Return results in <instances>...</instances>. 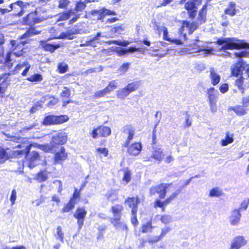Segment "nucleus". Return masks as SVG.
Here are the masks:
<instances>
[{
	"instance_id": "30",
	"label": "nucleus",
	"mask_w": 249,
	"mask_h": 249,
	"mask_svg": "<svg viewBox=\"0 0 249 249\" xmlns=\"http://www.w3.org/2000/svg\"><path fill=\"white\" fill-rule=\"evenodd\" d=\"M140 86V81H134L127 84L125 88L130 93L137 89Z\"/></svg>"
},
{
	"instance_id": "7",
	"label": "nucleus",
	"mask_w": 249,
	"mask_h": 249,
	"mask_svg": "<svg viewBox=\"0 0 249 249\" xmlns=\"http://www.w3.org/2000/svg\"><path fill=\"white\" fill-rule=\"evenodd\" d=\"M29 6V3L28 2L18 0L10 4L8 7L11 8V11L14 10L15 12H17V13L15 14L16 15L20 17L23 14L25 9Z\"/></svg>"
},
{
	"instance_id": "39",
	"label": "nucleus",
	"mask_w": 249,
	"mask_h": 249,
	"mask_svg": "<svg viewBox=\"0 0 249 249\" xmlns=\"http://www.w3.org/2000/svg\"><path fill=\"white\" fill-rule=\"evenodd\" d=\"M27 80L32 82H40L42 80V76L39 73H36L28 77Z\"/></svg>"
},
{
	"instance_id": "55",
	"label": "nucleus",
	"mask_w": 249,
	"mask_h": 249,
	"mask_svg": "<svg viewBox=\"0 0 249 249\" xmlns=\"http://www.w3.org/2000/svg\"><path fill=\"white\" fill-rule=\"evenodd\" d=\"M37 179L40 182L45 181L47 179L46 173L45 172H40L38 173Z\"/></svg>"
},
{
	"instance_id": "31",
	"label": "nucleus",
	"mask_w": 249,
	"mask_h": 249,
	"mask_svg": "<svg viewBox=\"0 0 249 249\" xmlns=\"http://www.w3.org/2000/svg\"><path fill=\"white\" fill-rule=\"evenodd\" d=\"M244 107L241 106H237L231 107L237 115L242 116L247 113L246 110L244 108Z\"/></svg>"
},
{
	"instance_id": "25",
	"label": "nucleus",
	"mask_w": 249,
	"mask_h": 249,
	"mask_svg": "<svg viewBox=\"0 0 249 249\" xmlns=\"http://www.w3.org/2000/svg\"><path fill=\"white\" fill-rule=\"evenodd\" d=\"M163 153L160 147H156L153 152L152 158L157 160L161 161L163 158Z\"/></svg>"
},
{
	"instance_id": "52",
	"label": "nucleus",
	"mask_w": 249,
	"mask_h": 249,
	"mask_svg": "<svg viewBox=\"0 0 249 249\" xmlns=\"http://www.w3.org/2000/svg\"><path fill=\"white\" fill-rule=\"evenodd\" d=\"M7 88V84L4 80L2 81V83L0 84V97H3L4 96Z\"/></svg>"
},
{
	"instance_id": "23",
	"label": "nucleus",
	"mask_w": 249,
	"mask_h": 249,
	"mask_svg": "<svg viewBox=\"0 0 249 249\" xmlns=\"http://www.w3.org/2000/svg\"><path fill=\"white\" fill-rule=\"evenodd\" d=\"M162 32H163V38L165 40L169 41L172 43H174L177 45H181L182 44V42L180 39H171V38H169L168 36V32L167 28H162Z\"/></svg>"
},
{
	"instance_id": "40",
	"label": "nucleus",
	"mask_w": 249,
	"mask_h": 249,
	"mask_svg": "<svg viewBox=\"0 0 249 249\" xmlns=\"http://www.w3.org/2000/svg\"><path fill=\"white\" fill-rule=\"evenodd\" d=\"M107 44L111 45L114 44L119 46L126 47L129 44V42L127 41H121V40H110L107 42Z\"/></svg>"
},
{
	"instance_id": "42",
	"label": "nucleus",
	"mask_w": 249,
	"mask_h": 249,
	"mask_svg": "<svg viewBox=\"0 0 249 249\" xmlns=\"http://www.w3.org/2000/svg\"><path fill=\"white\" fill-rule=\"evenodd\" d=\"M107 93H109L108 89L105 88L101 90H99L96 92L94 95V97L95 98H99L105 96Z\"/></svg>"
},
{
	"instance_id": "58",
	"label": "nucleus",
	"mask_w": 249,
	"mask_h": 249,
	"mask_svg": "<svg viewBox=\"0 0 249 249\" xmlns=\"http://www.w3.org/2000/svg\"><path fill=\"white\" fill-rule=\"evenodd\" d=\"M64 89L60 94L61 97L69 98L71 94L70 90L66 87L64 88Z\"/></svg>"
},
{
	"instance_id": "33",
	"label": "nucleus",
	"mask_w": 249,
	"mask_h": 249,
	"mask_svg": "<svg viewBox=\"0 0 249 249\" xmlns=\"http://www.w3.org/2000/svg\"><path fill=\"white\" fill-rule=\"evenodd\" d=\"M129 94L130 92L125 88V87H124V88L121 89L117 91V97L119 99H124Z\"/></svg>"
},
{
	"instance_id": "18",
	"label": "nucleus",
	"mask_w": 249,
	"mask_h": 249,
	"mask_svg": "<svg viewBox=\"0 0 249 249\" xmlns=\"http://www.w3.org/2000/svg\"><path fill=\"white\" fill-rule=\"evenodd\" d=\"M40 45L45 51H49L51 53H53L55 50L60 47L59 44L49 43L45 40L41 41Z\"/></svg>"
},
{
	"instance_id": "5",
	"label": "nucleus",
	"mask_w": 249,
	"mask_h": 249,
	"mask_svg": "<svg viewBox=\"0 0 249 249\" xmlns=\"http://www.w3.org/2000/svg\"><path fill=\"white\" fill-rule=\"evenodd\" d=\"M111 210L114 217L111 219V222L116 227V228H120L127 231V227L126 225L124 224H121L120 222L123 206L121 205H115L112 207Z\"/></svg>"
},
{
	"instance_id": "21",
	"label": "nucleus",
	"mask_w": 249,
	"mask_h": 249,
	"mask_svg": "<svg viewBox=\"0 0 249 249\" xmlns=\"http://www.w3.org/2000/svg\"><path fill=\"white\" fill-rule=\"evenodd\" d=\"M199 25L196 21L192 22L184 21L182 23V28L183 29L186 28L189 29L190 33H192L198 28Z\"/></svg>"
},
{
	"instance_id": "20",
	"label": "nucleus",
	"mask_w": 249,
	"mask_h": 249,
	"mask_svg": "<svg viewBox=\"0 0 249 249\" xmlns=\"http://www.w3.org/2000/svg\"><path fill=\"white\" fill-rule=\"evenodd\" d=\"M207 12V5H204L202 9L199 11L198 16L196 18V21L200 25L204 23L206 21Z\"/></svg>"
},
{
	"instance_id": "45",
	"label": "nucleus",
	"mask_w": 249,
	"mask_h": 249,
	"mask_svg": "<svg viewBox=\"0 0 249 249\" xmlns=\"http://www.w3.org/2000/svg\"><path fill=\"white\" fill-rule=\"evenodd\" d=\"M160 220L162 223L167 224L172 221V216L168 214H164L160 217Z\"/></svg>"
},
{
	"instance_id": "63",
	"label": "nucleus",
	"mask_w": 249,
	"mask_h": 249,
	"mask_svg": "<svg viewBox=\"0 0 249 249\" xmlns=\"http://www.w3.org/2000/svg\"><path fill=\"white\" fill-rule=\"evenodd\" d=\"M164 203H163V201H161L160 200H156L155 201V207H160V208H162V212H164L165 211V208H164Z\"/></svg>"
},
{
	"instance_id": "16",
	"label": "nucleus",
	"mask_w": 249,
	"mask_h": 249,
	"mask_svg": "<svg viewBox=\"0 0 249 249\" xmlns=\"http://www.w3.org/2000/svg\"><path fill=\"white\" fill-rule=\"evenodd\" d=\"M241 214L239 210L235 209L231 212V215L229 218L230 223L231 225L236 226L239 223Z\"/></svg>"
},
{
	"instance_id": "41",
	"label": "nucleus",
	"mask_w": 249,
	"mask_h": 249,
	"mask_svg": "<svg viewBox=\"0 0 249 249\" xmlns=\"http://www.w3.org/2000/svg\"><path fill=\"white\" fill-rule=\"evenodd\" d=\"M55 237L59 239L62 243L64 242V233L62 231V228L58 226L56 229V233L54 235Z\"/></svg>"
},
{
	"instance_id": "12",
	"label": "nucleus",
	"mask_w": 249,
	"mask_h": 249,
	"mask_svg": "<svg viewBox=\"0 0 249 249\" xmlns=\"http://www.w3.org/2000/svg\"><path fill=\"white\" fill-rule=\"evenodd\" d=\"M31 67L30 64L27 61H24L21 63L18 64L14 68L13 74H16L19 72L23 68L24 70L21 73V75L23 76H26L29 71Z\"/></svg>"
},
{
	"instance_id": "38",
	"label": "nucleus",
	"mask_w": 249,
	"mask_h": 249,
	"mask_svg": "<svg viewBox=\"0 0 249 249\" xmlns=\"http://www.w3.org/2000/svg\"><path fill=\"white\" fill-rule=\"evenodd\" d=\"M75 203L76 202L70 200L69 202L62 209V212L68 213L70 212L74 207Z\"/></svg>"
},
{
	"instance_id": "9",
	"label": "nucleus",
	"mask_w": 249,
	"mask_h": 249,
	"mask_svg": "<svg viewBox=\"0 0 249 249\" xmlns=\"http://www.w3.org/2000/svg\"><path fill=\"white\" fill-rule=\"evenodd\" d=\"M86 214L87 211L84 207H78L73 214V216L77 220V224L79 230L82 228L84 224Z\"/></svg>"
},
{
	"instance_id": "24",
	"label": "nucleus",
	"mask_w": 249,
	"mask_h": 249,
	"mask_svg": "<svg viewBox=\"0 0 249 249\" xmlns=\"http://www.w3.org/2000/svg\"><path fill=\"white\" fill-rule=\"evenodd\" d=\"M210 76L212 84L213 86L216 85L220 82V76L215 71V70L213 68H211L210 69Z\"/></svg>"
},
{
	"instance_id": "48",
	"label": "nucleus",
	"mask_w": 249,
	"mask_h": 249,
	"mask_svg": "<svg viewBox=\"0 0 249 249\" xmlns=\"http://www.w3.org/2000/svg\"><path fill=\"white\" fill-rule=\"evenodd\" d=\"M11 57V53H7L6 54L4 62L5 65L7 66L9 68H10L13 66V63L11 62L12 59Z\"/></svg>"
},
{
	"instance_id": "34",
	"label": "nucleus",
	"mask_w": 249,
	"mask_h": 249,
	"mask_svg": "<svg viewBox=\"0 0 249 249\" xmlns=\"http://www.w3.org/2000/svg\"><path fill=\"white\" fill-rule=\"evenodd\" d=\"M233 142V134H230L229 132H227L225 139L221 141V144L222 146H226L232 143Z\"/></svg>"
},
{
	"instance_id": "28",
	"label": "nucleus",
	"mask_w": 249,
	"mask_h": 249,
	"mask_svg": "<svg viewBox=\"0 0 249 249\" xmlns=\"http://www.w3.org/2000/svg\"><path fill=\"white\" fill-rule=\"evenodd\" d=\"M207 93L208 95L209 101L216 100L218 91L214 88L211 87L207 89Z\"/></svg>"
},
{
	"instance_id": "32",
	"label": "nucleus",
	"mask_w": 249,
	"mask_h": 249,
	"mask_svg": "<svg viewBox=\"0 0 249 249\" xmlns=\"http://www.w3.org/2000/svg\"><path fill=\"white\" fill-rule=\"evenodd\" d=\"M99 133L103 137H107L111 133V129L109 127L100 126L98 127Z\"/></svg>"
},
{
	"instance_id": "46",
	"label": "nucleus",
	"mask_w": 249,
	"mask_h": 249,
	"mask_svg": "<svg viewBox=\"0 0 249 249\" xmlns=\"http://www.w3.org/2000/svg\"><path fill=\"white\" fill-rule=\"evenodd\" d=\"M152 228L151 222H149L142 225V231L143 233H146L148 231H151Z\"/></svg>"
},
{
	"instance_id": "15",
	"label": "nucleus",
	"mask_w": 249,
	"mask_h": 249,
	"mask_svg": "<svg viewBox=\"0 0 249 249\" xmlns=\"http://www.w3.org/2000/svg\"><path fill=\"white\" fill-rule=\"evenodd\" d=\"M247 243V241L243 236L235 237L231 243L230 249H239Z\"/></svg>"
},
{
	"instance_id": "44",
	"label": "nucleus",
	"mask_w": 249,
	"mask_h": 249,
	"mask_svg": "<svg viewBox=\"0 0 249 249\" xmlns=\"http://www.w3.org/2000/svg\"><path fill=\"white\" fill-rule=\"evenodd\" d=\"M244 78L242 76H241V77L235 80V85L239 89L241 90V92L243 93L244 92V89L243 87V84L244 83Z\"/></svg>"
},
{
	"instance_id": "3",
	"label": "nucleus",
	"mask_w": 249,
	"mask_h": 249,
	"mask_svg": "<svg viewBox=\"0 0 249 249\" xmlns=\"http://www.w3.org/2000/svg\"><path fill=\"white\" fill-rule=\"evenodd\" d=\"M30 146H27L21 150L15 151L14 155L17 157L24 156L25 158H27L29 167L30 168H33L37 164L39 154L36 151L30 153Z\"/></svg>"
},
{
	"instance_id": "43",
	"label": "nucleus",
	"mask_w": 249,
	"mask_h": 249,
	"mask_svg": "<svg viewBox=\"0 0 249 249\" xmlns=\"http://www.w3.org/2000/svg\"><path fill=\"white\" fill-rule=\"evenodd\" d=\"M68 69V66L67 64L64 62H61L58 64L57 66V70L58 72L60 73H65Z\"/></svg>"
},
{
	"instance_id": "10",
	"label": "nucleus",
	"mask_w": 249,
	"mask_h": 249,
	"mask_svg": "<svg viewBox=\"0 0 249 249\" xmlns=\"http://www.w3.org/2000/svg\"><path fill=\"white\" fill-rule=\"evenodd\" d=\"M191 50L192 53H199V54L204 57L212 54L213 51L212 48H206L205 47L198 45L196 43L193 44Z\"/></svg>"
},
{
	"instance_id": "2",
	"label": "nucleus",
	"mask_w": 249,
	"mask_h": 249,
	"mask_svg": "<svg viewBox=\"0 0 249 249\" xmlns=\"http://www.w3.org/2000/svg\"><path fill=\"white\" fill-rule=\"evenodd\" d=\"M234 55L236 57H239L240 59L232 69V74L237 77L239 75H242L243 71L246 70V72L249 77V66L241 59L242 57L248 56L249 53L246 50H245L235 53Z\"/></svg>"
},
{
	"instance_id": "64",
	"label": "nucleus",
	"mask_w": 249,
	"mask_h": 249,
	"mask_svg": "<svg viewBox=\"0 0 249 249\" xmlns=\"http://www.w3.org/2000/svg\"><path fill=\"white\" fill-rule=\"evenodd\" d=\"M242 104L244 107H249V95L242 98Z\"/></svg>"
},
{
	"instance_id": "51",
	"label": "nucleus",
	"mask_w": 249,
	"mask_h": 249,
	"mask_svg": "<svg viewBox=\"0 0 249 249\" xmlns=\"http://www.w3.org/2000/svg\"><path fill=\"white\" fill-rule=\"evenodd\" d=\"M249 205V198H247L245 199L241 203L240 207L238 210L240 211L246 210Z\"/></svg>"
},
{
	"instance_id": "60",
	"label": "nucleus",
	"mask_w": 249,
	"mask_h": 249,
	"mask_svg": "<svg viewBox=\"0 0 249 249\" xmlns=\"http://www.w3.org/2000/svg\"><path fill=\"white\" fill-rule=\"evenodd\" d=\"M17 198V192L15 189L12 191L10 197V200L11 202V205H13L15 204V201Z\"/></svg>"
},
{
	"instance_id": "35",
	"label": "nucleus",
	"mask_w": 249,
	"mask_h": 249,
	"mask_svg": "<svg viewBox=\"0 0 249 249\" xmlns=\"http://www.w3.org/2000/svg\"><path fill=\"white\" fill-rule=\"evenodd\" d=\"M8 158V154L6 150L2 147L0 146V163H3Z\"/></svg>"
},
{
	"instance_id": "36",
	"label": "nucleus",
	"mask_w": 249,
	"mask_h": 249,
	"mask_svg": "<svg viewBox=\"0 0 249 249\" xmlns=\"http://www.w3.org/2000/svg\"><path fill=\"white\" fill-rule=\"evenodd\" d=\"M222 194V192L221 190H220L218 187H214L210 190L209 196L218 197L220 196Z\"/></svg>"
},
{
	"instance_id": "8",
	"label": "nucleus",
	"mask_w": 249,
	"mask_h": 249,
	"mask_svg": "<svg viewBox=\"0 0 249 249\" xmlns=\"http://www.w3.org/2000/svg\"><path fill=\"white\" fill-rule=\"evenodd\" d=\"M91 14L93 17H96L97 19H102L106 15H116L115 12L111 11L105 8L93 10L91 11Z\"/></svg>"
},
{
	"instance_id": "11",
	"label": "nucleus",
	"mask_w": 249,
	"mask_h": 249,
	"mask_svg": "<svg viewBox=\"0 0 249 249\" xmlns=\"http://www.w3.org/2000/svg\"><path fill=\"white\" fill-rule=\"evenodd\" d=\"M140 203V200L138 197H128L125 200V204L131 208V213H137L138 205Z\"/></svg>"
},
{
	"instance_id": "1",
	"label": "nucleus",
	"mask_w": 249,
	"mask_h": 249,
	"mask_svg": "<svg viewBox=\"0 0 249 249\" xmlns=\"http://www.w3.org/2000/svg\"><path fill=\"white\" fill-rule=\"evenodd\" d=\"M216 44L222 45L220 50L249 49V43L234 37L218 38L216 41Z\"/></svg>"
},
{
	"instance_id": "53",
	"label": "nucleus",
	"mask_w": 249,
	"mask_h": 249,
	"mask_svg": "<svg viewBox=\"0 0 249 249\" xmlns=\"http://www.w3.org/2000/svg\"><path fill=\"white\" fill-rule=\"evenodd\" d=\"M85 7H86V4H85V3H84L83 2H78L76 4L75 9L73 11H76V13H77V12H81L83 10H84L85 9Z\"/></svg>"
},
{
	"instance_id": "13",
	"label": "nucleus",
	"mask_w": 249,
	"mask_h": 249,
	"mask_svg": "<svg viewBox=\"0 0 249 249\" xmlns=\"http://www.w3.org/2000/svg\"><path fill=\"white\" fill-rule=\"evenodd\" d=\"M34 13H30L26 17L23 18V22L26 24H31L32 23H39L45 19L43 17L36 18Z\"/></svg>"
},
{
	"instance_id": "54",
	"label": "nucleus",
	"mask_w": 249,
	"mask_h": 249,
	"mask_svg": "<svg viewBox=\"0 0 249 249\" xmlns=\"http://www.w3.org/2000/svg\"><path fill=\"white\" fill-rule=\"evenodd\" d=\"M209 101V106L210 107V110L212 112L214 113L217 111V107H216V100H210Z\"/></svg>"
},
{
	"instance_id": "37",
	"label": "nucleus",
	"mask_w": 249,
	"mask_h": 249,
	"mask_svg": "<svg viewBox=\"0 0 249 249\" xmlns=\"http://www.w3.org/2000/svg\"><path fill=\"white\" fill-rule=\"evenodd\" d=\"M198 0H189L185 5V9L187 11L196 9V3L198 2Z\"/></svg>"
},
{
	"instance_id": "59",
	"label": "nucleus",
	"mask_w": 249,
	"mask_h": 249,
	"mask_svg": "<svg viewBox=\"0 0 249 249\" xmlns=\"http://www.w3.org/2000/svg\"><path fill=\"white\" fill-rule=\"evenodd\" d=\"M58 102V99L55 98L53 97H50V100L48 101V102L47 103L46 105L48 107H52L55 105H56Z\"/></svg>"
},
{
	"instance_id": "26",
	"label": "nucleus",
	"mask_w": 249,
	"mask_h": 249,
	"mask_svg": "<svg viewBox=\"0 0 249 249\" xmlns=\"http://www.w3.org/2000/svg\"><path fill=\"white\" fill-rule=\"evenodd\" d=\"M40 33V31L37 30L35 27H31L24 34H23L21 38H25L31 37L33 36L38 35Z\"/></svg>"
},
{
	"instance_id": "47",
	"label": "nucleus",
	"mask_w": 249,
	"mask_h": 249,
	"mask_svg": "<svg viewBox=\"0 0 249 249\" xmlns=\"http://www.w3.org/2000/svg\"><path fill=\"white\" fill-rule=\"evenodd\" d=\"M161 239L160 236H148L147 239V242L150 244L157 243Z\"/></svg>"
},
{
	"instance_id": "6",
	"label": "nucleus",
	"mask_w": 249,
	"mask_h": 249,
	"mask_svg": "<svg viewBox=\"0 0 249 249\" xmlns=\"http://www.w3.org/2000/svg\"><path fill=\"white\" fill-rule=\"evenodd\" d=\"M69 119L67 115H49L44 117L42 124L45 125L63 123Z\"/></svg>"
},
{
	"instance_id": "61",
	"label": "nucleus",
	"mask_w": 249,
	"mask_h": 249,
	"mask_svg": "<svg viewBox=\"0 0 249 249\" xmlns=\"http://www.w3.org/2000/svg\"><path fill=\"white\" fill-rule=\"evenodd\" d=\"M130 66L129 63H125L123 64L119 68V71L121 72L124 73L127 71Z\"/></svg>"
},
{
	"instance_id": "62",
	"label": "nucleus",
	"mask_w": 249,
	"mask_h": 249,
	"mask_svg": "<svg viewBox=\"0 0 249 249\" xmlns=\"http://www.w3.org/2000/svg\"><path fill=\"white\" fill-rule=\"evenodd\" d=\"M225 13L227 15H229L231 16H233L236 14V10L234 8H231L228 7L225 10Z\"/></svg>"
},
{
	"instance_id": "14",
	"label": "nucleus",
	"mask_w": 249,
	"mask_h": 249,
	"mask_svg": "<svg viewBox=\"0 0 249 249\" xmlns=\"http://www.w3.org/2000/svg\"><path fill=\"white\" fill-rule=\"evenodd\" d=\"M123 133L128 135L124 146L127 147L130 142L133 139L135 133V129L131 125H126L124 128Z\"/></svg>"
},
{
	"instance_id": "50",
	"label": "nucleus",
	"mask_w": 249,
	"mask_h": 249,
	"mask_svg": "<svg viewBox=\"0 0 249 249\" xmlns=\"http://www.w3.org/2000/svg\"><path fill=\"white\" fill-rule=\"evenodd\" d=\"M9 53H11L12 55H14L16 57H20V56H26V52L23 51V49L17 51L16 50H13L12 52H10Z\"/></svg>"
},
{
	"instance_id": "49",
	"label": "nucleus",
	"mask_w": 249,
	"mask_h": 249,
	"mask_svg": "<svg viewBox=\"0 0 249 249\" xmlns=\"http://www.w3.org/2000/svg\"><path fill=\"white\" fill-rule=\"evenodd\" d=\"M118 86V83L116 80H112L110 81L108 84V85L106 87V88H107L108 90V93L110 92L111 91L115 89Z\"/></svg>"
},
{
	"instance_id": "57",
	"label": "nucleus",
	"mask_w": 249,
	"mask_h": 249,
	"mask_svg": "<svg viewBox=\"0 0 249 249\" xmlns=\"http://www.w3.org/2000/svg\"><path fill=\"white\" fill-rule=\"evenodd\" d=\"M131 179V172L129 170L125 171L123 177V180L126 183L130 181Z\"/></svg>"
},
{
	"instance_id": "29",
	"label": "nucleus",
	"mask_w": 249,
	"mask_h": 249,
	"mask_svg": "<svg viewBox=\"0 0 249 249\" xmlns=\"http://www.w3.org/2000/svg\"><path fill=\"white\" fill-rule=\"evenodd\" d=\"M65 148L64 147H61V150L59 152H56L55 154V161L56 162H59L60 161L64 160L66 157V154L65 153Z\"/></svg>"
},
{
	"instance_id": "17",
	"label": "nucleus",
	"mask_w": 249,
	"mask_h": 249,
	"mask_svg": "<svg viewBox=\"0 0 249 249\" xmlns=\"http://www.w3.org/2000/svg\"><path fill=\"white\" fill-rule=\"evenodd\" d=\"M128 147L127 152L129 155L137 156L142 150V144L139 142H135Z\"/></svg>"
},
{
	"instance_id": "56",
	"label": "nucleus",
	"mask_w": 249,
	"mask_h": 249,
	"mask_svg": "<svg viewBox=\"0 0 249 249\" xmlns=\"http://www.w3.org/2000/svg\"><path fill=\"white\" fill-rule=\"evenodd\" d=\"M70 3V1L69 0H60L58 7L62 9H67Z\"/></svg>"
},
{
	"instance_id": "19",
	"label": "nucleus",
	"mask_w": 249,
	"mask_h": 249,
	"mask_svg": "<svg viewBox=\"0 0 249 249\" xmlns=\"http://www.w3.org/2000/svg\"><path fill=\"white\" fill-rule=\"evenodd\" d=\"M74 14V11L72 10H67L65 11V12L60 13L57 16V21L68 20Z\"/></svg>"
},
{
	"instance_id": "22",
	"label": "nucleus",
	"mask_w": 249,
	"mask_h": 249,
	"mask_svg": "<svg viewBox=\"0 0 249 249\" xmlns=\"http://www.w3.org/2000/svg\"><path fill=\"white\" fill-rule=\"evenodd\" d=\"M171 185V184L162 183L157 185L158 194H159V197L160 198L165 197L166 194V189Z\"/></svg>"
},
{
	"instance_id": "4",
	"label": "nucleus",
	"mask_w": 249,
	"mask_h": 249,
	"mask_svg": "<svg viewBox=\"0 0 249 249\" xmlns=\"http://www.w3.org/2000/svg\"><path fill=\"white\" fill-rule=\"evenodd\" d=\"M67 142V135L64 132L57 133L52 137L51 145L44 146L43 149L46 151L53 152V147L57 145H62Z\"/></svg>"
},
{
	"instance_id": "27",
	"label": "nucleus",
	"mask_w": 249,
	"mask_h": 249,
	"mask_svg": "<svg viewBox=\"0 0 249 249\" xmlns=\"http://www.w3.org/2000/svg\"><path fill=\"white\" fill-rule=\"evenodd\" d=\"M76 32L71 29L68 30L66 32H62L59 36V38L64 39L67 38L69 39H73V35L76 34Z\"/></svg>"
}]
</instances>
